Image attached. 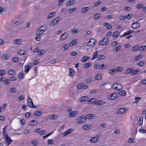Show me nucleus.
<instances>
[{"label":"nucleus","mask_w":146,"mask_h":146,"mask_svg":"<svg viewBox=\"0 0 146 146\" xmlns=\"http://www.w3.org/2000/svg\"><path fill=\"white\" fill-rule=\"evenodd\" d=\"M78 114V111L76 110H75L69 113L68 116L70 117H72L77 116Z\"/></svg>","instance_id":"obj_6"},{"label":"nucleus","mask_w":146,"mask_h":146,"mask_svg":"<svg viewBox=\"0 0 146 146\" xmlns=\"http://www.w3.org/2000/svg\"><path fill=\"white\" fill-rule=\"evenodd\" d=\"M143 118L142 117H141L139 118L138 121V123L140 125H142L143 122Z\"/></svg>","instance_id":"obj_42"},{"label":"nucleus","mask_w":146,"mask_h":146,"mask_svg":"<svg viewBox=\"0 0 146 146\" xmlns=\"http://www.w3.org/2000/svg\"><path fill=\"white\" fill-rule=\"evenodd\" d=\"M139 131L142 133H146V130L142 128H140L139 129Z\"/></svg>","instance_id":"obj_53"},{"label":"nucleus","mask_w":146,"mask_h":146,"mask_svg":"<svg viewBox=\"0 0 146 146\" xmlns=\"http://www.w3.org/2000/svg\"><path fill=\"white\" fill-rule=\"evenodd\" d=\"M108 40V38H104L99 41V44L101 45H104L106 44L107 43Z\"/></svg>","instance_id":"obj_8"},{"label":"nucleus","mask_w":146,"mask_h":146,"mask_svg":"<svg viewBox=\"0 0 146 146\" xmlns=\"http://www.w3.org/2000/svg\"><path fill=\"white\" fill-rule=\"evenodd\" d=\"M102 74H98L94 76V78L96 80H101L102 79Z\"/></svg>","instance_id":"obj_17"},{"label":"nucleus","mask_w":146,"mask_h":146,"mask_svg":"<svg viewBox=\"0 0 146 146\" xmlns=\"http://www.w3.org/2000/svg\"><path fill=\"white\" fill-rule=\"evenodd\" d=\"M8 73L10 75H14L15 73V72L13 70H9L8 71Z\"/></svg>","instance_id":"obj_61"},{"label":"nucleus","mask_w":146,"mask_h":146,"mask_svg":"<svg viewBox=\"0 0 146 146\" xmlns=\"http://www.w3.org/2000/svg\"><path fill=\"white\" fill-rule=\"evenodd\" d=\"M122 86L120 84H118L116 88V90H121L122 88Z\"/></svg>","instance_id":"obj_43"},{"label":"nucleus","mask_w":146,"mask_h":146,"mask_svg":"<svg viewBox=\"0 0 146 146\" xmlns=\"http://www.w3.org/2000/svg\"><path fill=\"white\" fill-rule=\"evenodd\" d=\"M41 113V112L38 111H36L34 112L35 115L36 116L40 115Z\"/></svg>","instance_id":"obj_54"},{"label":"nucleus","mask_w":146,"mask_h":146,"mask_svg":"<svg viewBox=\"0 0 146 146\" xmlns=\"http://www.w3.org/2000/svg\"><path fill=\"white\" fill-rule=\"evenodd\" d=\"M140 23L139 22H136L132 24L131 27L133 29H136L140 26Z\"/></svg>","instance_id":"obj_7"},{"label":"nucleus","mask_w":146,"mask_h":146,"mask_svg":"<svg viewBox=\"0 0 146 146\" xmlns=\"http://www.w3.org/2000/svg\"><path fill=\"white\" fill-rule=\"evenodd\" d=\"M25 50H19L18 54L19 55H23L25 54Z\"/></svg>","instance_id":"obj_35"},{"label":"nucleus","mask_w":146,"mask_h":146,"mask_svg":"<svg viewBox=\"0 0 146 146\" xmlns=\"http://www.w3.org/2000/svg\"><path fill=\"white\" fill-rule=\"evenodd\" d=\"M126 111L127 110L126 109L123 108H121L117 110V114H123L125 113Z\"/></svg>","instance_id":"obj_12"},{"label":"nucleus","mask_w":146,"mask_h":146,"mask_svg":"<svg viewBox=\"0 0 146 146\" xmlns=\"http://www.w3.org/2000/svg\"><path fill=\"white\" fill-rule=\"evenodd\" d=\"M121 47L120 46H117L114 49L113 51L115 52H119L121 50Z\"/></svg>","instance_id":"obj_27"},{"label":"nucleus","mask_w":146,"mask_h":146,"mask_svg":"<svg viewBox=\"0 0 146 146\" xmlns=\"http://www.w3.org/2000/svg\"><path fill=\"white\" fill-rule=\"evenodd\" d=\"M65 0H58V5H62Z\"/></svg>","instance_id":"obj_60"},{"label":"nucleus","mask_w":146,"mask_h":146,"mask_svg":"<svg viewBox=\"0 0 146 146\" xmlns=\"http://www.w3.org/2000/svg\"><path fill=\"white\" fill-rule=\"evenodd\" d=\"M24 98V96L23 95L19 97L18 98V100L19 101L23 100Z\"/></svg>","instance_id":"obj_64"},{"label":"nucleus","mask_w":146,"mask_h":146,"mask_svg":"<svg viewBox=\"0 0 146 146\" xmlns=\"http://www.w3.org/2000/svg\"><path fill=\"white\" fill-rule=\"evenodd\" d=\"M133 15L132 14H129L126 16L127 18L128 19H130L133 17Z\"/></svg>","instance_id":"obj_58"},{"label":"nucleus","mask_w":146,"mask_h":146,"mask_svg":"<svg viewBox=\"0 0 146 146\" xmlns=\"http://www.w3.org/2000/svg\"><path fill=\"white\" fill-rule=\"evenodd\" d=\"M4 138L5 139L7 145H9L11 143L13 140L11 139L10 137L8 135H6Z\"/></svg>","instance_id":"obj_5"},{"label":"nucleus","mask_w":146,"mask_h":146,"mask_svg":"<svg viewBox=\"0 0 146 146\" xmlns=\"http://www.w3.org/2000/svg\"><path fill=\"white\" fill-rule=\"evenodd\" d=\"M44 32L41 30V29H39L38 28L37 31L36 32V34H38L39 35H42L44 33Z\"/></svg>","instance_id":"obj_31"},{"label":"nucleus","mask_w":146,"mask_h":146,"mask_svg":"<svg viewBox=\"0 0 146 146\" xmlns=\"http://www.w3.org/2000/svg\"><path fill=\"white\" fill-rule=\"evenodd\" d=\"M141 58L142 57L141 56V55H138L136 57H135V58L134 60L136 61H137L141 60Z\"/></svg>","instance_id":"obj_40"},{"label":"nucleus","mask_w":146,"mask_h":146,"mask_svg":"<svg viewBox=\"0 0 146 146\" xmlns=\"http://www.w3.org/2000/svg\"><path fill=\"white\" fill-rule=\"evenodd\" d=\"M21 40L20 39H15L14 41V43L15 44H20L21 43Z\"/></svg>","instance_id":"obj_26"},{"label":"nucleus","mask_w":146,"mask_h":146,"mask_svg":"<svg viewBox=\"0 0 146 146\" xmlns=\"http://www.w3.org/2000/svg\"><path fill=\"white\" fill-rule=\"evenodd\" d=\"M70 73L69 74V76L73 77L74 75V70L72 68H70L69 69Z\"/></svg>","instance_id":"obj_22"},{"label":"nucleus","mask_w":146,"mask_h":146,"mask_svg":"<svg viewBox=\"0 0 146 146\" xmlns=\"http://www.w3.org/2000/svg\"><path fill=\"white\" fill-rule=\"evenodd\" d=\"M98 52V51H96L94 53L93 55V58L92 59V60H94L97 57Z\"/></svg>","instance_id":"obj_36"},{"label":"nucleus","mask_w":146,"mask_h":146,"mask_svg":"<svg viewBox=\"0 0 146 146\" xmlns=\"http://www.w3.org/2000/svg\"><path fill=\"white\" fill-rule=\"evenodd\" d=\"M145 62L143 61H141L137 63L138 66H142L145 65Z\"/></svg>","instance_id":"obj_33"},{"label":"nucleus","mask_w":146,"mask_h":146,"mask_svg":"<svg viewBox=\"0 0 146 146\" xmlns=\"http://www.w3.org/2000/svg\"><path fill=\"white\" fill-rule=\"evenodd\" d=\"M16 89V88H11L9 90L10 92L11 93L15 92Z\"/></svg>","instance_id":"obj_59"},{"label":"nucleus","mask_w":146,"mask_h":146,"mask_svg":"<svg viewBox=\"0 0 146 146\" xmlns=\"http://www.w3.org/2000/svg\"><path fill=\"white\" fill-rule=\"evenodd\" d=\"M133 70V68H129L127 69L124 73L125 74H128L130 72H131Z\"/></svg>","instance_id":"obj_39"},{"label":"nucleus","mask_w":146,"mask_h":146,"mask_svg":"<svg viewBox=\"0 0 146 146\" xmlns=\"http://www.w3.org/2000/svg\"><path fill=\"white\" fill-rule=\"evenodd\" d=\"M119 35V33L117 31L115 32L113 35V37L114 38H116Z\"/></svg>","instance_id":"obj_46"},{"label":"nucleus","mask_w":146,"mask_h":146,"mask_svg":"<svg viewBox=\"0 0 146 146\" xmlns=\"http://www.w3.org/2000/svg\"><path fill=\"white\" fill-rule=\"evenodd\" d=\"M77 43V42L76 41V40H72V42H71L69 44V45L70 46H72L74 44H76Z\"/></svg>","instance_id":"obj_48"},{"label":"nucleus","mask_w":146,"mask_h":146,"mask_svg":"<svg viewBox=\"0 0 146 146\" xmlns=\"http://www.w3.org/2000/svg\"><path fill=\"white\" fill-rule=\"evenodd\" d=\"M39 29H40L41 30L44 32L47 29L46 25H44L40 27L39 28Z\"/></svg>","instance_id":"obj_28"},{"label":"nucleus","mask_w":146,"mask_h":146,"mask_svg":"<svg viewBox=\"0 0 146 146\" xmlns=\"http://www.w3.org/2000/svg\"><path fill=\"white\" fill-rule=\"evenodd\" d=\"M59 18L56 17L55 19L51 21L49 23V25L50 26H52L57 24Z\"/></svg>","instance_id":"obj_4"},{"label":"nucleus","mask_w":146,"mask_h":146,"mask_svg":"<svg viewBox=\"0 0 146 146\" xmlns=\"http://www.w3.org/2000/svg\"><path fill=\"white\" fill-rule=\"evenodd\" d=\"M146 49V46H142L139 48V50L142 51Z\"/></svg>","instance_id":"obj_45"},{"label":"nucleus","mask_w":146,"mask_h":146,"mask_svg":"<svg viewBox=\"0 0 146 146\" xmlns=\"http://www.w3.org/2000/svg\"><path fill=\"white\" fill-rule=\"evenodd\" d=\"M88 97L87 96H82L80 99V102H84L87 101Z\"/></svg>","instance_id":"obj_14"},{"label":"nucleus","mask_w":146,"mask_h":146,"mask_svg":"<svg viewBox=\"0 0 146 146\" xmlns=\"http://www.w3.org/2000/svg\"><path fill=\"white\" fill-rule=\"evenodd\" d=\"M10 80L9 79H5L4 81V84L5 85H8L10 84Z\"/></svg>","instance_id":"obj_47"},{"label":"nucleus","mask_w":146,"mask_h":146,"mask_svg":"<svg viewBox=\"0 0 146 146\" xmlns=\"http://www.w3.org/2000/svg\"><path fill=\"white\" fill-rule=\"evenodd\" d=\"M7 126H5V127L3 128V136L4 137H5V136H6V135H7V134H6V127H7Z\"/></svg>","instance_id":"obj_52"},{"label":"nucleus","mask_w":146,"mask_h":146,"mask_svg":"<svg viewBox=\"0 0 146 146\" xmlns=\"http://www.w3.org/2000/svg\"><path fill=\"white\" fill-rule=\"evenodd\" d=\"M12 60L14 62H17L19 61V58L17 57H15L13 58Z\"/></svg>","instance_id":"obj_62"},{"label":"nucleus","mask_w":146,"mask_h":146,"mask_svg":"<svg viewBox=\"0 0 146 146\" xmlns=\"http://www.w3.org/2000/svg\"><path fill=\"white\" fill-rule=\"evenodd\" d=\"M70 47L69 44H67L64 45L62 48V50H65L69 48Z\"/></svg>","instance_id":"obj_21"},{"label":"nucleus","mask_w":146,"mask_h":146,"mask_svg":"<svg viewBox=\"0 0 146 146\" xmlns=\"http://www.w3.org/2000/svg\"><path fill=\"white\" fill-rule=\"evenodd\" d=\"M95 103L96 106H98L99 105H103L104 104H105V102L102 100H100L96 102Z\"/></svg>","instance_id":"obj_18"},{"label":"nucleus","mask_w":146,"mask_h":146,"mask_svg":"<svg viewBox=\"0 0 146 146\" xmlns=\"http://www.w3.org/2000/svg\"><path fill=\"white\" fill-rule=\"evenodd\" d=\"M36 35L35 37V39L36 40L38 41H39L40 40V38L42 37V36L38 34H36Z\"/></svg>","instance_id":"obj_29"},{"label":"nucleus","mask_w":146,"mask_h":146,"mask_svg":"<svg viewBox=\"0 0 146 146\" xmlns=\"http://www.w3.org/2000/svg\"><path fill=\"white\" fill-rule=\"evenodd\" d=\"M96 41V39L91 38L90 39L89 41L87 43V45L90 46H93L95 45V43Z\"/></svg>","instance_id":"obj_3"},{"label":"nucleus","mask_w":146,"mask_h":146,"mask_svg":"<svg viewBox=\"0 0 146 146\" xmlns=\"http://www.w3.org/2000/svg\"><path fill=\"white\" fill-rule=\"evenodd\" d=\"M82 128L84 130H88L91 128V126L88 124H85L82 126Z\"/></svg>","instance_id":"obj_13"},{"label":"nucleus","mask_w":146,"mask_h":146,"mask_svg":"<svg viewBox=\"0 0 146 146\" xmlns=\"http://www.w3.org/2000/svg\"><path fill=\"white\" fill-rule=\"evenodd\" d=\"M10 57V56L8 54H4L2 55V58L3 59L5 60L8 59Z\"/></svg>","instance_id":"obj_24"},{"label":"nucleus","mask_w":146,"mask_h":146,"mask_svg":"<svg viewBox=\"0 0 146 146\" xmlns=\"http://www.w3.org/2000/svg\"><path fill=\"white\" fill-rule=\"evenodd\" d=\"M25 72H28L31 68V67L28 65H25Z\"/></svg>","instance_id":"obj_41"},{"label":"nucleus","mask_w":146,"mask_h":146,"mask_svg":"<svg viewBox=\"0 0 146 146\" xmlns=\"http://www.w3.org/2000/svg\"><path fill=\"white\" fill-rule=\"evenodd\" d=\"M86 121L85 116H82L78 117L76 119V122L78 124H80Z\"/></svg>","instance_id":"obj_1"},{"label":"nucleus","mask_w":146,"mask_h":146,"mask_svg":"<svg viewBox=\"0 0 146 146\" xmlns=\"http://www.w3.org/2000/svg\"><path fill=\"white\" fill-rule=\"evenodd\" d=\"M57 117V115H51L49 116V118L51 119H54Z\"/></svg>","instance_id":"obj_37"},{"label":"nucleus","mask_w":146,"mask_h":146,"mask_svg":"<svg viewBox=\"0 0 146 146\" xmlns=\"http://www.w3.org/2000/svg\"><path fill=\"white\" fill-rule=\"evenodd\" d=\"M119 94L120 95L123 96H125L126 94L124 90H122L119 93Z\"/></svg>","instance_id":"obj_50"},{"label":"nucleus","mask_w":146,"mask_h":146,"mask_svg":"<svg viewBox=\"0 0 146 146\" xmlns=\"http://www.w3.org/2000/svg\"><path fill=\"white\" fill-rule=\"evenodd\" d=\"M139 50V47L137 45H135L132 48L131 51L133 52H134L137 50Z\"/></svg>","instance_id":"obj_38"},{"label":"nucleus","mask_w":146,"mask_h":146,"mask_svg":"<svg viewBox=\"0 0 146 146\" xmlns=\"http://www.w3.org/2000/svg\"><path fill=\"white\" fill-rule=\"evenodd\" d=\"M94 115L92 114H90L86 116V118L88 119H92Z\"/></svg>","instance_id":"obj_55"},{"label":"nucleus","mask_w":146,"mask_h":146,"mask_svg":"<svg viewBox=\"0 0 146 146\" xmlns=\"http://www.w3.org/2000/svg\"><path fill=\"white\" fill-rule=\"evenodd\" d=\"M73 130L72 129H67L66 131L64 132L62 134L64 135L63 137H65L66 135L71 133L73 131Z\"/></svg>","instance_id":"obj_10"},{"label":"nucleus","mask_w":146,"mask_h":146,"mask_svg":"<svg viewBox=\"0 0 146 146\" xmlns=\"http://www.w3.org/2000/svg\"><path fill=\"white\" fill-rule=\"evenodd\" d=\"M89 9V7H84L82 9L81 12L82 13H84L88 11Z\"/></svg>","instance_id":"obj_23"},{"label":"nucleus","mask_w":146,"mask_h":146,"mask_svg":"<svg viewBox=\"0 0 146 146\" xmlns=\"http://www.w3.org/2000/svg\"><path fill=\"white\" fill-rule=\"evenodd\" d=\"M99 139H97V138L95 137H91L90 139V141L92 143H95L99 141Z\"/></svg>","instance_id":"obj_16"},{"label":"nucleus","mask_w":146,"mask_h":146,"mask_svg":"<svg viewBox=\"0 0 146 146\" xmlns=\"http://www.w3.org/2000/svg\"><path fill=\"white\" fill-rule=\"evenodd\" d=\"M5 70H0V76H3L5 75Z\"/></svg>","instance_id":"obj_51"},{"label":"nucleus","mask_w":146,"mask_h":146,"mask_svg":"<svg viewBox=\"0 0 146 146\" xmlns=\"http://www.w3.org/2000/svg\"><path fill=\"white\" fill-rule=\"evenodd\" d=\"M101 2L99 1L96 3L93 6V7H96L99 5L101 3Z\"/></svg>","instance_id":"obj_57"},{"label":"nucleus","mask_w":146,"mask_h":146,"mask_svg":"<svg viewBox=\"0 0 146 146\" xmlns=\"http://www.w3.org/2000/svg\"><path fill=\"white\" fill-rule=\"evenodd\" d=\"M68 35V34L67 33H64L60 36V39L61 40H65L67 38Z\"/></svg>","instance_id":"obj_11"},{"label":"nucleus","mask_w":146,"mask_h":146,"mask_svg":"<svg viewBox=\"0 0 146 146\" xmlns=\"http://www.w3.org/2000/svg\"><path fill=\"white\" fill-rule=\"evenodd\" d=\"M117 96V94L115 93H113L111 95H109L108 98L110 100H114Z\"/></svg>","instance_id":"obj_15"},{"label":"nucleus","mask_w":146,"mask_h":146,"mask_svg":"<svg viewBox=\"0 0 146 146\" xmlns=\"http://www.w3.org/2000/svg\"><path fill=\"white\" fill-rule=\"evenodd\" d=\"M32 144L34 146L37 145L39 143V142L37 140H34L31 141Z\"/></svg>","instance_id":"obj_30"},{"label":"nucleus","mask_w":146,"mask_h":146,"mask_svg":"<svg viewBox=\"0 0 146 146\" xmlns=\"http://www.w3.org/2000/svg\"><path fill=\"white\" fill-rule=\"evenodd\" d=\"M106 57L104 55H99L98 57V60H100L105 58Z\"/></svg>","instance_id":"obj_44"},{"label":"nucleus","mask_w":146,"mask_h":146,"mask_svg":"<svg viewBox=\"0 0 146 146\" xmlns=\"http://www.w3.org/2000/svg\"><path fill=\"white\" fill-rule=\"evenodd\" d=\"M27 104L28 106L31 108H36V105H33V102L30 98H29L27 100Z\"/></svg>","instance_id":"obj_2"},{"label":"nucleus","mask_w":146,"mask_h":146,"mask_svg":"<svg viewBox=\"0 0 146 146\" xmlns=\"http://www.w3.org/2000/svg\"><path fill=\"white\" fill-rule=\"evenodd\" d=\"M74 0H70L66 3V6H69L70 5L73 4L74 3Z\"/></svg>","instance_id":"obj_32"},{"label":"nucleus","mask_w":146,"mask_h":146,"mask_svg":"<svg viewBox=\"0 0 146 146\" xmlns=\"http://www.w3.org/2000/svg\"><path fill=\"white\" fill-rule=\"evenodd\" d=\"M100 17V13H98L94 15V18L96 20L99 19Z\"/></svg>","instance_id":"obj_25"},{"label":"nucleus","mask_w":146,"mask_h":146,"mask_svg":"<svg viewBox=\"0 0 146 146\" xmlns=\"http://www.w3.org/2000/svg\"><path fill=\"white\" fill-rule=\"evenodd\" d=\"M107 67L106 65L105 64H103L100 65V69H104L106 68Z\"/></svg>","instance_id":"obj_49"},{"label":"nucleus","mask_w":146,"mask_h":146,"mask_svg":"<svg viewBox=\"0 0 146 146\" xmlns=\"http://www.w3.org/2000/svg\"><path fill=\"white\" fill-rule=\"evenodd\" d=\"M141 99L142 98L141 97H136L135 99V101L134 102L136 103H138V101L141 100Z\"/></svg>","instance_id":"obj_56"},{"label":"nucleus","mask_w":146,"mask_h":146,"mask_svg":"<svg viewBox=\"0 0 146 146\" xmlns=\"http://www.w3.org/2000/svg\"><path fill=\"white\" fill-rule=\"evenodd\" d=\"M55 14V12H54L49 13L47 17V19H49L52 18L54 16Z\"/></svg>","instance_id":"obj_19"},{"label":"nucleus","mask_w":146,"mask_h":146,"mask_svg":"<svg viewBox=\"0 0 146 146\" xmlns=\"http://www.w3.org/2000/svg\"><path fill=\"white\" fill-rule=\"evenodd\" d=\"M38 54L39 56H42L45 53V51L44 50H41L40 51H39L38 52Z\"/></svg>","instance_id":"obj_34"},{"label":"nucleus","mask_w":146,"mask_h":146,"mask_svg":"<svg viewBox=\"0 0 146 146\" xmlns=\"http://www.w3.org/2000/svg\"><path fill=\"white\" fill-rule=\"evenodd\" d=\"M76 10V7L70 9L69 10V13H72L73 12L75 11Z\"/></svg>","instance_id":"obj_63"},{"label":"nucleus","mask_w":146,"mask_h":146,"mask_svg":"<svg viewBox=\"0 0 146 146\" xmlns=\"http://www.w3.org/2000/svg\"><path fill=\"white\" fill-rule=\"evenodd\" d=\"M38 123V121L36 120H33L29 123L30 125L33 126H35Z\"/></svg>","instance_id":"obj_20"},{"label":"nucleus","mask_w":146,"mask_h":146,"mask_svg":"<svg viewBox=\"0 0 146 146\" xmlns=\"http://www.w3.org/2000/svg\"><path fill=\"white\" fill-rule=\"evenodd\" d=\"M88 86L87 85H84L83 84H79L77 86L78 89H85L88 88Z\"/></svg>","instance_id":"obj_9"}]
</instances>
